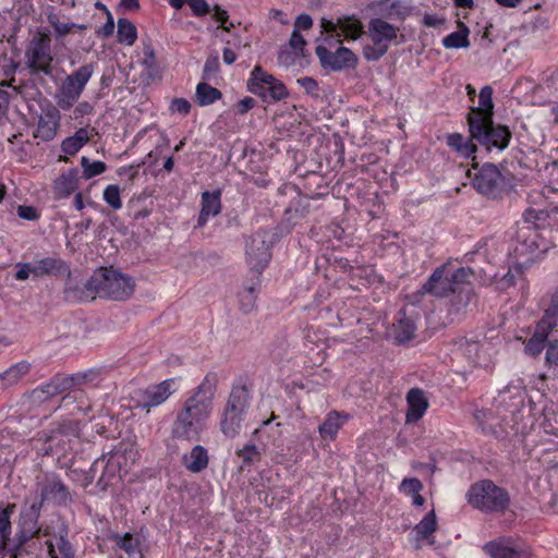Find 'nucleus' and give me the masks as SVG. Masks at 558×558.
<instances>
[{
  "label": "nucleus",
  "mask_w": 558,
  "mask_h": 558,
  "mask_svg": "<svg viewBox=\"0 0 558 558\" xmlns=\"http://www.w3.org/2000/svg\"><path fill=\"white\" fill-rule=\"evenodd\" d=\"M349 415L343 412H329L318 426V433L325 440H335L340 428L348 422Z\"/></svg>",
  "instance_id": "22"
},
{
  "label": "nucleus",
  "mask_w": 558,
  "mask_h": 558,
  "mask_svg": "<svg viewBox=\"0 0 558 558\" xmlns=\"http://www.w3.org/2000/svg\"><path fill=\"white\" fill-rule=\"evenodd\" d=\"M270 251L266 241L256 234L246 247V259L252 270L260 272L270 260Z\"/></svg>",
  "instance_id": "14"
},
{
  "label": "nucleus",
  "mask_w": 558,
  "mask_h": 558,
  "mask_svg": "<svg viewBox=\"0 0 558 558\" xmlns=\"http://www.w3.org/2000/svg\"><path fill=\"white\" fill-rule=\"evenodd\" d=\"M449 275L457 290L459 284L466 282L473 276V271L471 268L466 267H460L454 271H451L449 268Z\"/></svg>",
  "instance_id": "52"
},
{
  "label": "nucleus",
  "mask_w": 558,
  "mask_h": 558,
  "mask_svg": "<svg viewBox=\"0 0 558 558\" xmlns=\"http://www.w3.org/2000/svg\"><path fill=\"white\" fill-rule=\"evenodd\" d=\"M545 362L548 366H558V340H550L546 345Z\"/></svg>",
  "instance_id": "53"
},
{
  "label": "nucleus",
  "mask_w": 558,
  "mask_h": 558,
  "mask_svg": "<svg viewBox=\"0 0 558 558\" xmlns=\"http://www.w3.org/2000/svg\"><path fill=\"white\" fill-rule=\"evenodd\" d=\"M136 26L126 19H119L117 35H136Z\"/></svg>",
  "instance_id": "62"
},
{
  "label": "nucleus",
  "mask_w": 558,
  "mask_h": 558,
  "mask_svg": "<svg viewBox=\"0 0 558 558\" xmlns=\"http://www.w3.org/2000/svg\"><path fill=\"white\" fill-rule=\"evenodd\" d=\"M35 278L45 275H52L60 272L64 268V263L60 258L46 257L34 263Z\"/></svg>",
  "instance_id": "37"
},
{
  "label": "nucleus",
  "mask_w": 558,
  "mask_h": 558,
  "mask_svg": "<svg viewBox=\"0 0 558 558\" xmlns=\"http://www.w3.org/2000/svg\"><path fill=\"white\" fill-rule=\"evenodd\" d=\"M415 325L411 318L404 317L399 319L396 325L397 339L399 342L411 340L415 333Z\"/></svg>",
  "instance_id": "41"
},
{
  "label": "nucleus",
  "mask_w": 558,
  "mask_h": 558,
  "mask_svg": "<svg viewBox=\"0 0 558 558\" xmlns=\"http://www.w3.org/2000/svg\"><path fill=\"white\" fill-rule=\"evenodd\" d=\"M65 389V381L59 378H54L51 381L41 385L35 389L33 396L37 400H45L46 398L60 395Z\"/></svg>",
  "instance_id": "38"
},
{
  "label": "nucleus",
  "mask_w": 558,
  "mask_h": 558,
  "mask_svg": "<svg viewBox=\"0 0 558 558\" xmlns=\"http://www.w3.org/2000/svg\"><path fill=\"white\" fill-rule=\"evenodd\" d=\"M483 550L490 558H515L519 555L513 539L505 536L486 543Z\"/></svg>",
  "instance_id": "21"
},
{
  "label": "nucleus",
  "mask_w": 558,
  "mask_h": 558,
  "mask_svg": "<svg viewBox=\"0 0 558 558\" xmlns=\"http://www.w3.org/2000/svg\"><path fill=\"white\" fill-rule=\"evenodd\" d=\"M170 110L172 113L187 116L191 110V104L185 98H174L170 104Z\"/></svg>",
  "instance_id": "58"
},
{
  "label": "nucleus",
  "mask_w": 558,
  "mask_h": 558,
  "mask_svg": "<svg viewBox=\"0 0 558 558\" xmlns=\"http://www.w3.org/2000/svg\"><path fill=\"white\" fill-rule=\"evenodd\" d=\"M469 128L472 137L488 148L504 149L508 146L511 137L507 128L494 125L493 120H487V118L472 117L469 119Z\"/></svg>",
  "instance_id": "6"
},
{
  "label": "nucleus",
  "mask_w": 558,
  "mask_h": 558,
  "mask_svg": "<svg viewBox=\"0 0 558 558\" xmlns=\"http://www.w3.org/2000/svg\"><path fill=\"white\" fill-rule=\"evenodd\" d=\"M16 272H15V279L23 281L27 280L28 278L33 277L35 278V266L34 263H19L16 264Z\"/></svg>",
  "instance_id": "54"
},
{
  "label": "nucleus",
  "mask_w": 558,
  "mask_h": 558,
  "mask_svg": "<svg viewBox=\"0 0 558 558\" xmlns=\"http://www.w3.org/2000/svg\"><path fill=\"white\" fill-rule=\"evenodd\" d=\"M29 371V365L21 362L12 365L10 368L0 374V381L3 387L17 384Z\"/></svg>",
  "instance_id": "35"
},
{
  "label": "nucleus",
  "mask_w": 558,
  "mask_h": 558,
  "mask_svg": "<svg viewBox=\"0 0 558 558\" xmlns=\"http://www.w3.org/2000/svg\"><path fill=\"white\" fill-rule=\"evenodd\" d=\"M381 13L389 21L402 20L408 14V8L399 1L386 0L383 2Z\"/></svg>",
  "instance_id": "39"
},
{
  "label": "nucleus",
  "mask_w": 558,
  "mask_h": 558,
  "mask_svg": "<svg viewBox=\"0 0 558 558\" xmlns=\"http://www.w3.org/2000/svg\"><path fill=\"white\" fill-rule=\"evenodd\" d=\"M446 19L439 13H425L422 19V24L427 28H434L436 31H444L442 26L446 24Z\"/></svg>",
  "instance_id": "51"
},
{
  "label": "nucleus",
  "mask_w": 558,
  "mask_h": 558,
  "mask_svg": "<svg viewBox=\"0 0 558 558\" xmlns=\"http://www.w3.org/2000/svg\"><path fill=\"white\" fill-rule=\"evenodd\" d=\"M45 499L33 496L26 500L22 511L23 525L31 536L46 537L45 546L49 558H74V550L68 541V530L61 524L58 529L45 524L37 526Z\"/></svg>",
  "instance_id": "2"
},
{
  "label": "nucleus",
  "mask_w": 558,
  "mask_h": 558,
  "mask_svg": "<svg viewBox=\"0 0 558 558\" xmlns=\"http://www.w3.org/2000/svg\"><path fill=\"white\" fill-rule=\"evenodd\" d=\"M501 181V173L494 165H484L473 179L474 187L482 194H493Z\"/></svg>",
  "instance_id": "17"
},
{
  "label": "nucleus",
  "mask_w": 558,
  "mask_h": 558,
  "mask_svg": "<svg viewBox=\"0 0 558 558\" xmlns=\"http://www.w3.org/2000/svg\"><path fill=\"white\" fill-rule=\"evenodd\" d=\"M546 340V338L534 332L525 343V353L530 356H538L545 348Z\"/></svg>",
  "instance_id": "48"
},
{
  "label": "nucleus",
  "mask_w": 558,
  "mask_h": 558,
  "mask_svg": "<svg viewBox=\"0 0 558 558\" xmlns=\"http://www.w3.org/2000/svg\"><path fill=\"white\" fill-rule=\"evenodd\" d=\"M366 40L363 44L364 57L369 61L378 60L383 57L388 47L391 37H365Z\"/></svg>",
  "instance_id": "28"
},
{
  "label": "nucleus",
  "mask_w": 558,
  "mask_h": 558,
  "mask_svg": "<svg viewBox=\"0 0 558 558\" xmlns=\"http://www.w3.org/2000/svg\"><path fill=\"white\" fill-rule=\"evenodd\" d=\"M209 463L208 451L204 446L196 445L182 456V464L192 473L204 471Z\"/></svg>",
  "instance_id": "23"
},
{
  "label": "nucleus",
  "mask_w": 558,
  "mask_h": 558,
  "mask_svg": "<svg viewBox=\"0 0 558 558\" xmlns=\"http://www.w3.org/2000/svg\"><path fill=\"white\" fill-rule=\"evenodd\" d=\"M442 46L448 49L466 48L470 46L468 37H442Z\"/></svg>",
  "instance_id": "59"
},
{
  "label": "nucleus",
  "mask_w": 558,
  "mask_h": 558,
  "mask_svg": "<svg viewBox=\"0 0 558 558\" xmlns=\"http://www.w3.org/2000/svg\"><path fill=\"white\" fill-rule=\"evenodd\" d=\"M250 402V391L244 386H238L231 390L226 409L245 416Z\"/></svg>",
  "instance_id": "25"
},
{
  "label": "nucleus",
  "mask_w": 558,
  "mask_h": 558,
  "mask_svg": "<svg viewBox=\"0 0 558 558\" xmlns=\"http://www.w3.org/2000/svg\"><path fill=\"white\" fill-rule=\"evenodd\" d=\"M15 505H8L5 508L0 509V536L10 538L11 536V521L10 518L14 512Z\"/></svg>",
  "instance_id": "46"
},
{
  "label": "nucleus",
  "mask_w": 558,
  "mask_h": 558,
  "mask_svg": "<svg viewBox=\"0 0 558 558\" xmlns=\"http://www.w3.org/2000/svg\"><path fill=\"white\" fill-rule=\"evenodd\" d=\"M320 25L323 28L322 34L324 32L333 33L338 26L343 35H365L362 32L361 22L354 16L339 19L337 24H335L332 21L323 19Z\"/></svg>",
  "instance_id": "24"
},
{
  "label": "nucleus",
  "mask_w": 558,
  "mask_h": 558,
  "mask_svg": "<svg viewBox=\"0 0 558 558\" xmlns=\"http://www.w3.org/2000/svg\"><path fill=\"white\" fill-rule=\"evenodd\" d=\"M405 399L408 405L405 422L415 423L425 415L429 407L428 398L421 388H411Z\"/></svg>",
  "instance_id": "16"
},
{
  "label": "nucleus",
  "mask_w": 558,
  "mask_h": 558,
  "mask_svg": "<svg viewBox=\"0 0 558 558\" xmlns=\"http://www.w3.org/2000/svg\"><path fill=\"white\" fill-rule=\"evenodd\" d=\"M211 388L209 377L206 376L193 395L184 401L171 427L173 438L187 441H197L201 438L207 429L213 412Z\"/></svg>",
  "instance_id": "1"
},
{
  "label": "nucleus",
  "mask_w": 558,
  "mask_h": 558,
  "mask_svg": "<svg viewBox=\"0 0 558 558\" xmlns=\"http://www.w3.org/2000/svg\"><path fill=\"white\" fill-rule=\"evenodd\" d=\"M458 352L465 357L474 367H486L489 364V357L483 349V345L473 340H460Z\"/></svg>",
  "instance_id": "19"
},
{
  "label": "nucleus",
  "mask_w": 558,
  "mask_h": 558,
  "mask_svg": "<svg viewBox=\"0 0 558 558\" xmlns=\"http://www.w3.org/2000/svg\"><path fill=\"white\" fill-rule=\"evenodd\" d=\"M117 547L120 549L119 558H143L140 539L126 533L123 536H116Z\"/></svg>",
  "instance_id": "26"
},
{
  "label": "nucleus",
  "mask_w": 558,
  "mask_h": 558,
  "mask_svg": "<svg viewBox=\"0 0 558 558\" xmlns=\"http://www.w3.org/2000/svg\"><path fill=\"white\" fill-rule=\"evenodd\" d=\"M90 140L86 128H80L72 136L65 137L61 143V150L69 156L77 154Z\"/></svg>",
  "instance_id": "27"
},
{
  "label": "nucleus",
  "mask_w": 558,
  "mask_h": 558,
  "mask_svg": "<svg viewBox=\"0 0 558 558\" xmlns=\"http://www.w3.org/2000/svg\"><path fill=\"white\" fill-rule=\"evenodd\" d=\"M423 490L422 482L416 477H405L399 485V492L405 496L412 497Z\"/></svg>",
  "instance_id": "47"
},
{
  "label": "nucleus",
  "mask_w": 558,
  "mask_h": 558,
  "mask_svg": "<svg viewBox=\"0 0 558 558\" xmlns=\"http://www.w3.org/2000/svg\"><path fill=\"white\" fill-rule=\"evenodd\" d=\"M60 120L61 114L59 110L51 105L46 106L38 118L34 137L44 142L52 141L58 134Z\"/></svg>",
  "instance_id": "12"
},
{
  "label": "nucleus",
  "mask_w": 558,
  "mask_h": 558,
  "mask_svg": "<svg viewBox=\"0 0 558 558\" xmlns=\"http://www.w3.org/2000/svg\"><path fill=\"white\" fill-rule=\"evenodd\" d=\"M557 324V317L544 313L543 317L537 322L534 332L547 339Z\"/></svg>",
  "instance_id": "45"
},
{
  "label": "nucleus",
  "mask_w": 558,
  "mask_h": 558,
  "mask_svg": "<svg viewBox=\"0 0 558 558\" xmlns=\"http://www.w3.org/2000/svg\"><path fill=\"white\" fill-rule=\"evenodd\" d=\"M256 298L257 288L255 284L244 287L243 290L239 293L241 308L246 313L251 312L255 306Z\"/></svg>",
  "instance_id": "44"
},
{
  "label": "nucleus",
  "mask_w": 558,
  "mask_h": 558,
  "mask_svg": "<svg viewBox=\"0 0 558 558\" xmlns=\"http://www.w3.org/2000/svg\"><path fill=\"white\" fill-rule=\"evenodd\" d=\"M313 26V19L306 14H300L294 22V28L291 33V35H300V32L302 31H310Z\"/></svg>",
  "instance_id": "57"
},
{
  "label": "nucleus",
  "mask_w": 558,
  "mask_h": 558,
  "mask_svg": "<svg viewBox=\"0 0 558 558\" xmlns=\"http://www.w3.org/2000/svg\"><path fill=\"white\" fill-rule=\"evenodd\" d=\"M423 292L430 293L435 296H446L451 292H456L449 275V265H442L434 270L427 282L422 287Z\"/></svg>",
  "instance_id": "13"
},
{
  "label": "nucleus",
  "mask_w": 558,
  "mask_h": 558,
  "mask_svg": "<svg viewBox=\"0 0 558 558\" xmlns=\"http://www.w3.org/2000/svg\"><path fill=\"white\" fill-rule=\"evenodd\" d=\"M77 170L71 169L62 173L53 183L54 193L59 197H68L77 189Z\"/></svg>",
  "instance_id": "30"
},
{
  "label": "nucleus",
  "mask_w": 558,
  "mask_h": 558,
  "mask_svg": "<svg viewBox=\"0 0 558 558\" xmlns=\"http://www.w3.org/2000/svg\"><path fill=\"white\" fill-rule=\"evenodd\" d=\"M143 163L144 162H138L130 166H123L118 169V175L133 180L138 174V169Z\"/></svg>",
  "instance_id": "63"
},
{
  "label": "nucleus",
  "mask_w": 558,
  "mask_h": 558,
  "mask_svg": "<svg viewBox=\"0 0 558 558\" xmlns=\"http://www.w3.org/2000/svg\"><path fill=\"white\" fill-rule=\"evenodd\" d=\"M81 166L83 169V178L89 180L96 175L104 173L107 166L102 161H90L87 157L81 158Z\"/></svg>",
  "instance_id": "40"
},
{
  "label": "nucleus",
  "mask_w": 558,
  "mask_h": 558,
  "mask_svg": "<svg viewBox=\"0 0 558 558\" xmlns=\"http://www.w3.org/2000/svg\"><path fill=\"white\" fill-rule=\"evenodd\" d=\"M143 65V74L148 81H156L160 77V69L156 62L154 49L145 46L143 49V57L140 60Z\"/></svg>",
  "instance_id": "34"
},
{
  "label": "nucleus",
  "mask_w": 558,
  "mask_h": 558,
  "mask_svg": "<svg viewBox=\"0 0 558 558\" xmlns=\"http://www.w3.org/2000/svg\"><path fill=\"white\" fill-rule=\"evenodd\" d=\"M179 378H168L158 384L150 385L134 393L135 407L149 413L153 408L165 403L174 392L179 390Z\"/></svg>",
  "instance_id": "7"
},
{
  "label": "nucleus",
  "mask_w": 558,
  "mask_h": 558,
  "mask_svg": "<svg viewBox=\"0 0 558 558\" xmlns=\"http://www.w3.org/2000/svg\"><path fill=\"white\" fill-rule=\"evenodd\" d=\"M247 89L265 102H278L289 96L286 85L260 65H255L251 71Z\"/></svg>",
  "instance_id": "5"
},
{
  "label": "nucleus",
  "mask_w": 558,
  "mask_h": 558,
  "mask_svg": "<svg viewBox=\"0 0 558 558\" xmlns=\"http://www.w3.org/2000/svg\"><path fill=\"white\" fill-rule=\"evenodd\" d=\"M102 198L113 210L122 208L121 190L119 185L110 184L106 186L102 193Z\"/></svg>",
  "instance_id": "43"
},
{
  "label": "nucleus",
  "mask_w": 558,
  "mask_h": 558,
  "mask_svg": "<svg viewBox=\"0 0 558 558\" xmlns=\"http://www.w3.org/2000/svg\"><path fill=\"white\" fill-rule=\"evenodd\" d=\"M544 313L558 318V290L551 293L549 305Z\"/></svg>",
  "instance_id": "64"
},
{
  "label": "nucleus",
  "mask_w": 558,
  "mask_h": 558,
  "mask_svg": "<svg viewBox=\"0 0 558 558\" xmlns=\"http://www.w3.org/2000/svg\"><path fill=\"white\" fill-rule=\"evenodd\" d=\"M305 40L304 37H291L278 54V63L284 68L300 65L305 63Z\"/></svg>",
  "instance_id": "15"
},
{
  "label": "nucleus",
  "mask_w": 558,
  "mask_h": 558,
  "mask_svg": "<svg viewBox=\"0 0 558 558\" xmlns=\"http://www.w3.org/2000/svg\"><path fill=\"white\" fill-rule=\"evenodd\" d=\"M398 31L399 27L397 25L383 19H373L369 22L371 35H396Z\"/></svg>",
  "instance_id": "42"
},
{
  "label": "nucleus",
  "mask_w": 558,
  "mask_h": 558,
  "mask_svg": "<svg viewBox=\"0 0 558 558\" xmlns=\"http://www.w3.org/2000/svg\"><path fill=\"white\" fill-rule=\"evenodd\" d=\"M494 109L493 88L488 85L480 90L478 107L472 108V113L468 116V120L472 117L492 119Z\"/></svg>",
  "instance_id": "29"
},
{
  "label": "nucleus",
  "mask_w": 558,
  "mask_h": 558,
  "mask_svg": "<svg viewBox=\"0 0 558 558\" xmlns=\"http://www.w3.org/2000/svg\"><path fill=\"white\" fill-rule=\"evenodd\" d=\"M213 16L217 22H219V27L223 32H231V29L235 27L234 22L229 21V15H228L227 11L221 9L218 5L214 7Z\"/></svg>",
  "instance_id": "50"
},
{
  "label": "nucleus",
  "mask_w": 558,
  "mask_h": 558,
  "mask_svg": "<svg viewBox=\"0 0 558 558\" xmlns=\"http://www.w3.org/2000/svg\"><path fill=\"white\" fill-rule=\"evenodd\" d=\"M244 416L225 409L220 421L221 432L229 438H234L241 429Z\"/></svg>",
  "instance_id": "33"
},
{
  "label": "nucleus",
  "mask_w": 558,
  "mask_h": 558,
  "mask_svg": "<svg viewBox=\"0 0 558 558\" xmlns=\"http://www.w3.org/2000/svg\"><path fill=\"white\" fill-rule=\"evenodd\" d=\"M195 96L198 105L205 107L219 100L222 97V94L219 89L202 82L196 86Z\"/></svg>",
  "instance_id": "36"
},
{
  "label": "nucleus",
  "mask_w": 558,
  "mask_h": 558,
  "mask_svg": "<svg viewBox=\"0 0 558 558\" xmlns=\"http://www.w3.org/2000/svg\"><path fill=\"white\" fill-rule=\"evenodd\" d=\"M447 145L460 157L470 158L475 153V145L470 138H465L459 133L449 134L446 138Z\"/></svg>",
  "instance_id": "32"
},
{
  "label": "nucleus",
  "mask_w": 558,
  "mask_h": 558,
  "mask_svg": "<svg viewBox=\"0 0 558 558\" xmlns=\"http://www.w3.org/2000/svg\"><path fill=\"white\" fill-rule=\"evenodd\" d=\"M514 252L517 265L520 266V268L527 267L535 262L539 253L545 252V248H539L537 231L531 227L522 228L519 231L518 244L514 247Z\"/></svg>",
  "instance_id": "9"
},
{
  "label": "nucleus",
  "mask_w": 558,
  "mask_h": 558,
  "mask_svg": "<svg viewBox=\"0 0 558 558\" xmlns=\"http://www.w3.org/2000/svg\"><path fill=\"white\" fill-rule=\"evenodd\" d=\"M239 57H246L250 53V43L246 37H234L230 40Z\"/></svg>",
  "instance_id": "61"
},
{
  "label": "nucleus",
  "mask_w": 558,
  "mask_h": 558,
  "mask_svg": "<svg viewBox=\"0 0 558 558\" xmlns=\"http://www.w3.org/2000/svg\"><path fill=\"white\" fill-rule=\"evenodd\" d=\"M316 54L325 69L341 71L351 69L356 63V58L352 51L345 47H336L330 49L325 46L316 47Z\"/></svg>",
  "instance_id": "10"
},
{
  "label": "nucleus",
  "mask_w": 558,
  "mask_h": 558,
  "mask_svg": "<svg viewBox=\"0 0 558 558\" xmlns=\"http://www.w3.org/2000/svg\"><path fill=\"white\" fill-rule=\"evenodd\" d=\"M466 500L482 512H504L510 504L508 492L489 480L473 484L466 493Z\"/></svg>",
  "instance_id": "3"
},
{
  "label": "nucleus",
  "mask_w": 558,
  "mask_h": 558,
  "mask_svg": "<svg viewBox=\"0 0 558 558\" xmlns=\"http://www.w3.org/2000/svg\"><path fill=\"white\" fill-rule=\"evenodd\" d=\"M239 458L242 459L244 465H250L258 461L260 452L255 445H245L239 452Z\"/></svg>",
  "instance_id": "49"
},
{
  "label": "nucleus",
  "mask_w": 558,
  "mask_h": 558,
  "mask_svg": "<svg viewBox=\"0 0 558 558\" xmlns=\"http://www.w3.org/2000/svg\"><path fill=\"white\" fill-rule=\"evenodd\" d=\"M40 496L46 499H51L56 502H65L69 499V492L64 484L57 480L50 478L46 482L41 489Z\"/></svg>",
  "instance_id": "31"
},
{
  "label": "nucleus",
  "mask_w": 558,
  "mask_h": 558,
  "mask_svg": "<svg viewBox=\"0 0 558 558\" xmlns=\"http://www.w3.org/2000/svg\"><path fill=\"white\" fill-rule=\"evenodd\" d=\"M437 529V518L434 510H430L412 530L411 535L414 538L416 548L423 544L433 545L434 533Z\"/></svg>",
  "instance_id": "18"
},
{
  "label": "nucleus",
  "mask_w": 558,
  "mask_h": 558,
  "mask_svg": "<svg viewBox=\"0 0 558 558\" xmlns=\"http://www.w3.org/2000/svg\"><path fill=\"white\" fill-rule=\"evenodd\" d=\"M93 72L92 65H83L66 76L56 97L57 104L61 109L68 110L78 100Z\"/></svg>",
  "instance_id": "8"
},
{
  "label": "nucleus",
  "mask_w": 558,
  "mask_h": 558,
  "mask_svg": "<svg viewBox=\"0 0 558 558\" xmlns=\"http://www.w3.org/2000/svg\"><path fill=\"white\" fill-rule=\"evenodd\" d=\"M92 287L101 296L123 301L134 292V281L131 277L114 269L100 268L92 277Z\"/></svg>",
  "instance_id": "4"
},
{
  "label": "nucleus",
  "mask_w": 558,
  "mask_h": 558,
  "mask_svg": "<svg viewBox=\"0 0 558 558\" xmlns=\"http://www.w3.org/2000/svg\"><path fill=\"white\" fill-rule=\"evenodd\" d=\"M475 420L482 426L484 430L494 432L493 412L488 410H478L474 414Z\"/></svg>",
  "instance_id": "56"
},
{
  "label": "nucleus",
  "mask_w": 558,
  "mask_h": 558,
  "mask_svg": "<svg viewBox=\"0 0 558 558\" xmlns=\"http://www.w3.org/2000/svg\"><path fill=\"white\" fill-rule=\"evenodd\" d=\"M219 71V59L218 56L209 57L204 65V78L214 80Z\"/></svg>",
  "instance_id": "55"
},
{
  "label": "nucleus",
  "mask_w": 558,
  "mask_h": 558,
  "mask_svg": "<svg viewBox=\"0 0 558 558\" xmlns=\"http://www.w3.org/2000/svg\"><path fill=\"white\" fill-rule=\"evenodd\" d=\"M28 66L36 72L51 73L52 54L50 49V37L35 38L26 52Z\"/></svg>",
  "instance_id": "11"
},
{
  "label": "nucleus",
  "mask_w": 558,
  "mask_h": 558,
  "mask_svg": "<svg viewBox=\"0 0 558 558\" xmlns=\"http://www.w3.org/2000/svg\"><path fill=\"white\" fill-rule=\"evenodd\" d=\"M78 383H85L90 385H98L100 380V372L97 369H89L76 375Z\"/></svg>",
  "instance_id": "60"
},
{
  "label": "nucleus",
  "mask_w": 558,
  "mask_h": 558,
  "mask_svg": "<svg viewBox=\"0 0 558 558\" xmlns=\"http://www.w3.org/2000/svg\"><path fill=\"white\" fill-rule=\"evenodd\" d=\"M221 192L219 190L214 192L202 193V208L197 219V227L203 228L210 217H215L221 211Z\"/></svg>",
  "instance_id": "20"
}]
</instances>
